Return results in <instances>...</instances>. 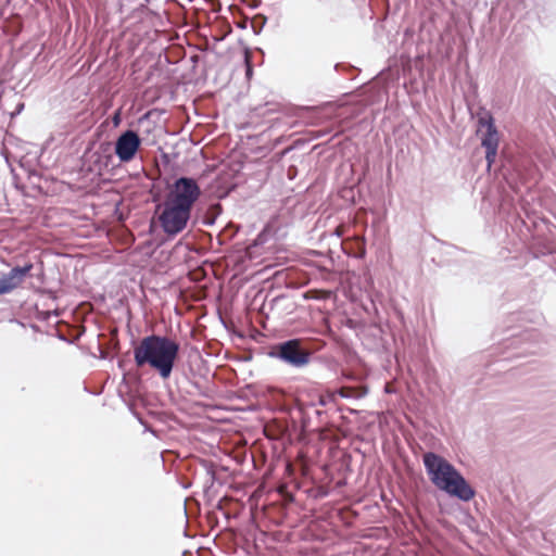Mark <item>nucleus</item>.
<instances>
[{"label": "nucleus", "instance_id": "obj_10", "mask_svg": "<svg viewBox=\"0 0 556 556\" xmlns=\"http://www.w3.org/2000/svg\"><path fill=\"white\" fill-rule=\"evenodd\" d=\"M23 109H24V104L20 103L17 109H16V112L12 113V116H15V115L20 114Z\"/></svg>", "mask_w": 556, "mask_h": 556}, {"label": "nucleus", "instance_id": "obj_12", "mask_svg": "<svg viewBox=\"0 0 556 556\" xmlns=\"http://www.w3.org/2000/svg\"><path fill=\"white\" fill-rule=\"evenodd\" d=\"M336 235H337L338 237H339V236H341V233H340V231H339L338 229L336 230Z\"/></svg>", "mask_w": 556, "mask_h": 556}, {"label": "nucleus", "instance_id": "obj_4", "mask_svg": "<svg viewBox=\"0 0 556 556\" xmlns=\"http://www.w3.org/2000/svg\"><path fill=\"white\" fill-rule=\"evenodd\" d=\"M479 131L485 129L481 135V146L485 149V160L488 169L491 168L497 155L500 143L498 131L495 127L494 119L489 112L478 117Z\"/></svg>", "mask_w": 556, "mask_h": 556}, {"label": "nucleus", "instance_id": "obj_7", "mask_svg": "<svg viewBox=\"0 0 556 556\" xmlns=\"http://www.w3.org/2000/svg\"><path fill=\"white\" fill-rule=\"evenodd\" d=\"M539 334L534 330L526 329L518 334H513L509 341V346L515 349L525 345L521 352L516 353V355H523L528 353H534V342L538 340Z\"/></svg>", "mask_w": 556, "mask_h": 556}, {"label": "nucleus", "instance_id": "obj_6", "mask_svg": "<svg viewBox=\"0 0 556 556\" xmlns=\"http://www.w3.org/2000/svg\"><path fill=\"white\" fill-rule=\"evenodd\" d=\"M140 143V137L136 131L126 130L115 142V154L121 162H129L135 157Z\"/></svg>", "mask_w": 556, "mask_h": 556}, {"label": "nucleus", "instance_id": "obj_3", "mask_svg": "<svg viewBox=\"0 0 556 556\" xmlns=\"http://www.w3.org/2000/svg\"><path fill=\"white\" fill-rule=\"evenodd\" d=\"M422 462L430 481L439 490L463 502H469L475 497V490L444 457L428 452L424 454Z\"/></svg>", "mask_w": 556, "mask_h": 556}, {"label": "nucleus", "instance_id": "obj_11", "mask_svg": "<svg viewBox=\"0 0 556 556\" xmlns=\"http://www.w3.org/2000/svg\"><path fill=\"white\" fill-rule=\"evenodd\" d=\"M251 71H252V70H251V67H250V66H248L247 74H248V75H249V74H251Z\"/></svg>", "mask_w": 556, "mask_h": 556}, {"label": "nucleus", "instance_id": "obj_8", "mask_svg": "<svg viewBox=\"0 0 556 556\" xmlns=\"http://www.w3.org/2000/svg\"><path fill=\"white\" fill-rule=\"evenodd\" d=\"M33 267L34 266L31 263H26L24 266L13 267L9 273L3 274L2 276L13 291L22 285L25 278L29 275Z\"/></svg>", "mask_w": 556, "mask_h": 556}, {"label": "nucleus", "instance_id": "obj_1", "mask_svg": "<svg viewBox=\"0 0 556 556\" xmlns=\"http://www.w3.org/2000/svg\"><path fill=\"white\" fill-rule=\"evenodd\" d=\"M201 197L198 181L191 177H179L167 185L166 194L157 205V218L165 235L175 237L187 228L192 207Z\"/></svg>", "mask_w": 556, "mask_h": 556}, {"label": "nucleus", "instance_id": "obj_5", "mask_svg": "<svg viewBox=\"0 0 556 556\" xmlns=\"http://www.w3.org/2000/svg\"><path fill=\"white\" fill-rule=\"evenodd\" d=\"M276 356L294 368H302L309 363L311 352L302 349L300 340L291 339L278 345Z\"/></svg>", "mask_w": 556, "mask_h": 556}, {"label": "nucleus", "instance_id": "obj_2", "mask_svg": "<svg viewBox=\"0 0 556 556\" xmlns=\"http://www.w3.org/2000/svg\"><path fill=\"white\" fill-rule=\"evenodd\" d=\"M179 345L166 336L151 334L141 339L134 348V359L137 367L149 365L163 379H167L178 356Z\"/></svg>", "mask_w": 556, "mask_h": 556}, {"label": "nucleus", "instance_id": "obj_9", "mask_svg": "<svg viewBox=\"0 0 556 556\" xmlns=\"http://www.w3.org/2000/svg\"><path fill=\"white\" fill-rule=\"evenodd\" d=\"M12 292L3 276L0 277V295Z\"/></svg>", "mask_w": 556, "mask_h": 556}]
</instances>
